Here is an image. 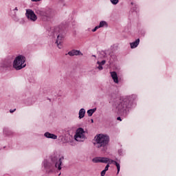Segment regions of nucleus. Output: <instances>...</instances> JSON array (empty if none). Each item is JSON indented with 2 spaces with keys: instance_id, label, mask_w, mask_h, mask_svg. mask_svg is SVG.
Instances as JSON below:
<instances>
[{
  "instance_id": "obj_24",
  "label": "nucleus",
  "mask_w": 176,
  "mask_h": 176,
  "mask_svg": "<svg viewBox=\"0 0 176 176\" xmlns=\"http://www.w3.org/2000/svg\"><path fill=\"white\" fill-rule=\"evenodd\" d=\"M16 71H19L21 70V69L23 68V67H13Z\"/></svg>"
},
{
  "instance_id": "obj_19",
  "label": "nucleus",
  "mask_w": 176,
  "mask_h": 176,
  "mask_svg": "<svg viewBox=\"0 0 176 176\" xmlns=\"http://www.w3.org/2000/svg\"><path fill=\"white\" fill-rule=\"evenodd\" d=\"M100 160H101V163H105V164H107L108 161L110 160V159L108 157H100Z\"/></svg>"
},
{
  "instance_id": "obj_18",
  "label": "nucleus",
  "mask_w": 176,
  "mask_h": 176,
  "mask_svg": "<svg viewBox=\"0 0 176 176\" xmlns=\"http://www.w3.org/2000/svg\"><path fill=\"white\" fill-rule=\"evenodd\" d=\"M96 111V109H92L87 111V115L88 116L91 117L94 113Z\"/></svg>"
},
{
  "instance_id": "obj_13",
  "label": "nucleus",
  "mask_w": 176,
  "mask_h": 176,
  "mask_svg": "<svg viewBox=\"0 0 176 176\" xmlns=\"http://www.w3.org/2000/svg\"><path fill=\"white\" fill-rule=\"evenodd\" d=\"M140 45V38L136 39L134 42L130 43L131 49H135Z\"/></svg>"
},
{
  "instance_id": "obj_4",
  "label": "nucleus",
  "mask_w": 176,
  "mask_h": 176,
  "mask_svg": "<svg viewBox=\"0 0 176 176\" xmlns=\"http://www.w3.org/2000/svg\"><path fill=\"white\" fill-rule=\"evenodd\" d=\"M54 36H57L56 43L58 49H61V47H63V45H61V43L62 42H63L65 35L63 34L61 31H60V28H57L54 30Z\"/></svg>"
},
{
  "instance_id": "obj_9",
  "label": "nucleus",
  "mask_w": 176,
  "mask_h": 176,
  "mask_svg": "<svg viewBox=\"0 0 176 176\" xmlns=\"http://www.w3.org/2000/svg\"><path fill=\"white\" fill-rule=\"evenodd\" d=\"M12 20L14 21H15V23H19V24H24V23H25V21H24V19L21 18L20 19V17H19L17 16V14L14 13L12 16Z\"/></svg>"
},
{
  "instance_id": "obj_5",
  "label": "nucleus",
  "mask_w": 176,
  "mask_h": 176,
  "mask_svg": "<svg viewBox=\"0 0 176 176\" xmlns=\"http://www.w3.org/2000/svg\"><path fill=\"white\" fill-rule=\"evenodd\" d=\"M25 56L23 55L17 56L13 61V67H26Z\"/></svg>"
},
{
  "instance_id": "obj_31",
  "label": "nucleus",
  "mask_w": 176,
  "mask_h": 176,
  "mask_svg": "<svg viewBox=\"0 0 176 176\" xmlns=\"http://www.w3.org/2000/svg\"><path fill=\"white\" fill-rule=\"evenodd\" d=\"M16 110V109H14V110H11V109H10V112L11 113H14Z\"/></svg>"
},
{
  "instance_id": "obj_26",
  "label": "nucleus",
  "mask_w": 176,
  "mask_h": 176,
  "mask_svg": "<svg viewBox=\"0 0 176 176\" xmlns=\"http://www.w3.org/2000/svg\"><path fill=\"white\" fill-rule=\"evenodd\" d=\"M100 57H104L105 58V57L107 56V54H105V52H102V54H100Z\"/></svg>"
},
{
  "instance_id": "obj_32",
  "label": "nucleus",
  "mask_w": 176,
  "mask_h": 176,
  "mask_svg": "<svg viewBox=\"0 0 176 176\" xmlns=\"http://www.w3.org/2000/svg\"><path fill=\"white\" fill-rule=\"evenodd\" d=\"M117 120L122 121L121 118L120 117L117 118Z\"/></svg>"
},
{
  "instance_id": "obj_14",
  "label": "nucleus",
  "mask_w": 176,
  "mask_h": 176,
  "mask_svg": "<svg viewBox=\"0 0 176 176\" xmlns=\"http://www.w3.org/2000/svg\"><path fill=\"white\" fill-rule=\"evenodd\" d=\"M44 136H45L47 138H52L53 140H56L57 139V135H55L54 134H52L50 133H45L44 134Z\"/></svg>"
},
{
  "instance_id": "obj_25",
  "label": "nucleus",
  "mask_w": 176,
  "mask_h": 176,
  "mask_svg": "<svg viewBox=\"0 0 176 176\" xmlns=\"http://www.w3.org/2000/svg\"><path fill=\"white\" fill-rule=\"evenodd\" d=\"M98 28H100V26L97 25L96 26L93 30H92V32H96V31H97L98 30Z\"/></svg>"
},
{
  "instance_id": "obj_10",
  "label": "nucleus",
  "mask_w": 176,
  "mask_h": 176,
  "mask_svg": "<svg viewBox=\"0 0 176 176\" xmlns=\"http://www.w3.org/2000/svg\"><path fill=\"white\" fill-rule=\"evenodd\" d=\"M67 54L71 56V57H73V56H83V54H82L80 51L76 50H72V51L69 52Z\"/></svg>"
},
{
  "instance_id": "obj_7",
  "label": "nucleus",
  "mask_w": 176,
  "mask_h": 176,
  "mask_svg": "<svg viewBox=\"0 0 176 176\" xmlns=\"http://www.w3.org/2000/svg\"><path fill=\"white\" fill-rule=\"evenodd\" d=\"M25 16L27 17L29 21L35 23L38 20V16L34 10L31 9H27L25 12Z\"/></svg>"
},
{
  "instance_id": "obj_34",
  "label": "nucleus",
  "mask_w": 176,
  "mask_h": 176,
  "mask_svg": "<svg viewBox=\"0 0 176 176\" xmlns=\"http://www.w3.org/2000/svg\"><path fill=\"white\" fill-rule=\"evenodd\" d=\"M91 122L92 123H94V120H91Z\"/></svg>"
},
{
  "instance_id": "obj_2",
  "label": "nucleus",
  "mask_w": 176,
  "mask_h": 176,
  "mask_svg": "<svg viewBox=\"0 0 176 176\" xmlns=\"http://www.w3.org/2000/svg\"><path fill=\"white\" fill-rule=\"evenodd\" d=\"M132 96H128L126 98L124 99H119V100L117 102L116 104V109L119 113H122L123 111H126L127 108H129V107L132 104Z\"/></svg>"
},
{
  "instance_id": "obj_33",
  "label": "nucleus",
  "mask_w": 176,
  "mask_h": 176,
  "mask_svg": "<svg viewBox=\"0 0 176 176\" xmlns=\"http://www.w3.org/2000/svg\"><path fill=\"white\" fill-rule=\"evenodd\" d=\"M14 10H19V8H17V7H16L14 9Z\"/></svg>"
},
{
  "instance_id": "obj_35",
  "label": "nucleus",
  "mask_w": 176,
  "mask_h": 176,
  "mask_svg": "<svg viewBox=\"0 0 176 176\" xmlns=\"http://www.w3.org/2000/svg\"><path fill=\"white\" fill-rule=\"evenodd\" d=\"M93 57H96V55H93Z\"/></svg>"
},
{
  "instance_id": "obj_30",
  "label": "nucleus",
  "mask_w": 176,
  "mask_h": 176,
  "mask_svg": "<svg viewBox=\"0 0 176 176\" xmlns=\"http://www.w3.org/2000/svg\"><path fill=\"white\" fill-rule=\"evenodd\" d=\"M31 1H32V2H39L41 0H31Z\"/></svg>"
},
{
  "instance_id": "obj_12",
  "label": "nucleus",
  "mask_w": 176,
  "mask_h": 176,
  "mask_svg": "<svg viewBox=\"0 0 176 176\" xmlns=\"http://www.w3.org/2000/svg\"><path fill=\"white\" fill-rule=\"evenodd\" d=\"M110 74L111 75L113 81H114L115 83L118 84V74L116 72H110Z\"/></svg>"
},
{
  "instance_id": "obj_1",
  "label": "nucleus",
  "mask_w": 176,
  "mask_h": 176,
  "mask_svg": "<svg viewBox=\"0 0 176 176\" xmlns=\"http://www.w3.org/2000/svg\"><path fill=\"white\" fill-rule=\"evenodd\" d=\"M34 13L41 17L43 20H50L53 19L54 16V11L52 8L43 9V8H35Z\"/></svg>"
},
{
  "instance_id": "obj_17",
  "label": "nucleus",
  "mask_w": 176,
  "mask_h": 176,
  "mask_svg": "<svg viewBox=\"0 0 176 176\" xmlns=\"http://www.w3.org/2000/svg\"><path fill=\"white\" fill-rule=\"evenodd\" d=\"M105 63H107V60H105V59L101 60V59L98 58V60L97 61L98 67H102V65H105Z\"/></svg>"
},
{
  "instance_id": "obj_8",
  "label": "nucleus",
  "mask_w": 176,
  "mask_h": 176,
  "mask_svg": "<svg viewBox=\"0 0 176 176\" xmlns=\"http://www.w3.org/2000/svg\"><path fill=\"white\" fill-rule=\"evenodd\" d=\"M64 157H62L61 158L57 159L56 157L52 158L53 163L55 164V168H58V170H61V164H63V160Z\"/></svg>"
},
{
  "instance_id": "obj_21",
  "label": "nucleus",
  "mask_w": 176,
  "mask_h": 176,
  "mask_svg": "<svg viewBox=\"0 0 176 176\" xmlns=\"http://www.w3.org/2000/svg\"><path fill=\"white\" fill-rule=\"evenodd\" d=\"M58 4L60 6H65V2L64 1V0H58Z\"/></svg>"
},
{
  "instance_id": "obj_28",
  "label": "nucleus",
  "mask_w": 176,
  "mask_h": 176,
  "mask_svg": "<svg viewBox=\"0 0 176 176\" xmlns=\"http://www.w3.org/2000/svg\"><path fill=\"white\" fill-rule=\"evenodd\" d=\"M107 173V170H102L101 172V176H104Z\"/></svg>"
},
{
  "instance_id": "obj_3",
  "label": "nucleus",
  "mask_w": 176,
  "mask_h": 176,
  "mask_svg": "<svg viewBox=\"0 0 176 176\" xmlns=\"http://www.w3.org/2000/svg\"><path fill=\"white\" fill-rule=\"evenodd\" d=\"M94 146L96 148H104L109 142V137L103 134H98L94 138Z\"/></svg>"
},
{
  "instance_id": "obj_20",
  "label": "nucleus",
  "mask_w": 176,
  "mask_h": 176,
  "mask_svg": "<svg viewBox=\"0 0 176 176\" xmlns=\"http://www.w3.org/2000/svg\"><path fill=\"white\" fill-rule=\"evenodd\" d=\"M101 159L100 157L93 158L92 162L94 163H101Z\"/></svg>"
},
{
  "instance_id": "obj_22",
  "label": "nucleus",
  "mask_w": 176,
  "mask_h": 176,
  "mask_svg": "<svg viewBox=\"0 0 176 176\" xmlns=\"http://www.w3.org/2000/svg\"><path fill=\"white\" fill-rule=\"evenodd\" d=\"M7 63H12V61H13V56H8L7 58Z\"/></svg>"
},
{
  "instance_id": "obj_6",
  "label": "nucleus",
  "mask_w": 176,
  "mask_h": 176,
  "mask_svg": "<svg viewBox=\"0 0 176 176\" xmlns=\"http://www.w3.org/2000/svg\"><path fill=\"white\" fill-rule=\"evenodd\" d=\"M74 139L77 142H85L86 140L85 129L82 128L77 129L76 134L74 135Z\"/></svg>"
},
{
  "instance_id": "obj_27",
  "label": "nucleus",
  "mask_w": 176,
  "mask_h": 176,
  "mask_svg": "<svg viewBox=\"0 0 176 176\" xmlns=\"http://www.w3.org/2000/svg\"><path fill=\"white\" fill-rule=\"evenodd\" d=\"M108 168H109V164L106 165L105 168L103 170V171H107Z\"/></svg>"
},
{
  "instance_id": "obj_23",
  "label": "nucleus",
  "mask_w": 176,
  "mask_h": 176,
  "mask_svg": "<svg viewBox=\"0 0 176 176\" xmlns=\"http://www.w3.org/2000/svg\"><path fill=\"white\" fill-rule=\"evenodd\" d=\"M112 5H118L119 3V0H110Z\"/></svg>"
},
{
  "instance_id": "obj_11",
  "label": "nucleus",
  "mask_w": 176,
  "mask_h": 176,
  "mask_svg": "<svg viewBox=\"0 0 176 176\" xmlns=\"http://www.w3.org/2000/svg\"><path fill=\"white\" fill-rule=\"evenodd\" d=\"M108 164H114L117 167V174H119V172H120V164H119L117 162L114 161L113 160H108Z\"/></svg>"
},
{
  "instance_id": "obj_15",
  "label": "nucleus",
  "mask_w": 176,
  "mask_h": 176,
  "mask_svg": "<svg viewBox=\"0 0 176 176\" xmlns=\"http://www.w3.org/2000/svg\"><path fill=\"white\" fill-rule=\"evenodd\" d=\"M99 28H102L104 27V28H108V23L105 21H102L100 22L99 25Z\"/></svg>"
},
{
  "instance_id": "obj_29",
  "label": "nucleus",
  "mask_w": 176,
  "mask_h": 176,
  "mask_svg": "<svg viewBox=\"0 0 176 176\" xmlns=\"http://www.w3.org/2000/svg\"><path fill=\"white\" fill-rule=\"evenodd\" d=\"M97 69H98V71H102L103 69V67H96Z\"/></svg>"
},
{
  "instance_id": "obj_16",
  "label": "nucleus",
  "mask_w": 176,
  "mask_h": 176,
  "mask_svg": "<svg viewBox=\"0 0 176 176\" xmlns=\"http://www.w3.org/2000/svg\"><path fill=\"white\" fill-rule=\"evenodd\" d=\"M85 109H81L79 111V119H82L85 118Z\"/></svg>"
}]
</instances>
